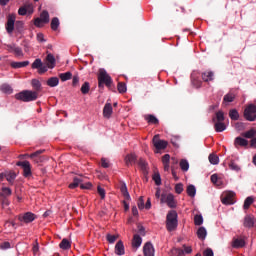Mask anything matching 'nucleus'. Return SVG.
Wrapping results in <instances>:
<instances>
[{"label": "nucleus", "mask_w": 256, "mask_h": 256, "mask_svg": "<svg viewBox=\"0 0 256 256\" xmlns=\"http://www.w3.org/2000/svg\"><path fill=\"white\" fill-rule=\"evenodd\" d=\"M178 226V214L175 210H170L166 216V228L168 232L176 230Z\"/></svg>", "instance_id": "1"}, {"label": "nucleus", "mask_w": 256, "mask_h": 256, "mask_svg": "<svg viewBox=\"0 0 256 256\" xmlns=\"http://www.w3.org/2000/svg\"><path fill=\"white\" fill-rule=\"evenodd\" d=\"M15 98L23 102H32L39 98V94L31 90H24L20 93H17Z\"/></svg>", "instance_id": "2"}, {"label": "nucleus", "mask_w": 256, "mask_h": 256, "mask_svg": "<svg viewBox=\"0 0 256 256\" xmlns=\"http://www.w3.org/2000/svg\"><path fill=\"white\" fill-rule=\"evenodd\" d=\"M104 84L107 87H111V85L113 84V79L107 73V71L105 69H99V73H98V87L99 88H104Z\"/></svg>", "instance_id": "3"}, {"label": "nucleus", "mask_w": 256, "mask_h": 256, "mask_svg": "<svg viewBox=\"0 0 256 256\" xmlns=\"http://www.w3.org/2000/svg\"><path fill=\"white\" fill-rule=\"evenodd\" d=\"M244 118L251 122L256 120V106L254 104H250L244 109Z\"/></svg>", "instance_id": "4"}, {"label": "nucleus", "mask_w": 256, "mask_h": 256, "mask_svg": "<svg viewBox=\"0 0 256 256\" xmlns=\"http://www.w3.org/2000/svg\"><path fill=\"white\" fill-rule=\"evenodd\" d=\"M161 203H166L167 206L171 209H175L177 207V202L174 199V195L169 194H162L161 195Z\"/></svg>", "instance_id": "5"}, {"label": "nucleus", "mask_w": 256, "mask_h": 256, "mask_svg": "<svg viewBox=\"0 0 256 256\" xmlns=\"http://www.w3.org/2000/svg\"><path fill=\"white\" fill-rule=\"evenodd\" d=\"M36 218L37 216L32 212H26L18 216L19 221L25 224L32 223Z\"/></svg>", "instance_id": "6"}, {"label": "nucleus", "mask_w": 256, "mask_h": 256, "mask_svg": "<svg viewBox=\"0 0 256 256\" xmlns=\"http://www.w3.org/2000/svg\"><path fill=\"white\" fill-rule=\"evenodd\" d=\"M16 14L11 13L7 17L6 30L9 34H12L15 29Z\"/></svg>", "instance_id": "7"}, {"label": "nucleus", "mask_w": 256, "mask_h": 256, "mask_svg": "<svg viewBox=\"0 0 256 256\" xmlns=\"http://www.w3.org/2000/svg\"><path fill=\"white\" fill-rule=\"evenodd\" d=\"M234 197H235V192L227 191L222 195L221 201L224 205H233Z\"/></svg>", "instance_id": "8"}, {"label": "nucleus", "mask_w": 256, "mask_h": 256, "mask_svg": "<svg viewBox=\"0 0 256 256\" xmlns=\"http://www.w3.org/2000/svg\"><path fill=\"white\" fill-rule=\"evenodd\" d=\"M152 142H153V145H154L155 149H157V151H161V150H163V149H166V147H167V145H168V142H167V141L161 140V139L159 138V135H155V136L153 137Z\"/></svg>", "instance_id": "9"}, {"label": "nucleus", "mask_w": 256, "mask_h": 256, "mask_svg": "<svg viewBox=\"0 0 256 256\" xmlns=\"http://www.w3.org/2000/svg\"><path fill=\"white\" fill-rule=\"evenodd\" d=\"M17 166L21 167L24 171V177L28 178L32 175L31 165L29 161H19L17 162Z\"/></svg>", "instance_id": "10"}, {"label": "nucleus", "mask_w": 256, "mask_h": 256, "mask_svg": "<svg viewBox=\"0 0 256 256\" xmlns=\"http://www.w3.org/2000/svg\"><path fill=\"white\" fill-rule=\"evenodd\" d=\"M143 253H144V256H154L155 250L151 242H146V244H144Z\"/></svg>", "instance_id": "11"}, {"label": "nucleus", "mask_w": 256, "mask_h": 256, "mask_svg": "<svg viewBox=\"0 0 256 256\" xmlns=\"http://www.w3.org/2000/svg\"><path fill=\"white\" fill-rule=\"evenodd\" d=\"M84 182V176L80 175L79 177H74L73 182L69 184V189L74 190L81 186V183Z\"/></svg>", "instance_id": "12"}, {"label": "nucleus", "mask_w": 256, "mask_h": 256, "mask_svg": "<svg viewBox=\"0 0 256 256\" xmlns=\"http://www.w3.org/2000/svg\"><path fill=\"white\" fill-rule=\"evenodd\" d=\"M125 246H124V242H122V240H119L116 244H115V254L118 256H123L125 255Z\"/></svg>", "instance_id": "13"}, {"label": "nucleus", "mask_w": 256, "mask_h": 256, "mask_svg": "<svg viewBox=\"0 0 256 256\" xmlns=\"http://www.w3.org/2000/svg\"><path fill=\"white\" fill-rule=\"evenodd\" d=\"M255 224V217L252 215H246L244 217V227L253 228Z\"/></svg>", "instance_id": "14"}, {"label": "nucleus", "mask_w": 256, "mask_h": 256, "mask_svg": "<svg viewBox=\"0 0 256 256\" xmlns=\"http://www.w3.org/2000/svg\"><path fill=\"white\" fill-rule=\"evenodd\" d=\"M113 114V106L111 103H106L104 108H103V116L105 118H111Z\"/></svg>", "instance_id": "15"}, {"label": "nucleus", "mask_w": 256, "mask_h": 256, "mask_svg": "<svg viewBox=\"0 0 256 256\" xmlns=\"http://www.w3.org/2000/svg\"><path fill=\"white\" fill-rule=\"evenodd\" d=\"M191 83L195 88H200L202 86V81L199 79V75L195 72L191 75Z\"/></svg>", "instance_id": "16"}, {"label": "nucleus", "mask_w": 256, "mask_h": 256, "mask_svg": "<svg viewBox=\"0 0 256 256\" xmlns=\"http://www.w3.org/2000/svg\"><path fill=\"white\" fill-rule=\"evenodd\" d=\"M142 243H143V238H141L139 234H134L132 239V247L137 249L141 247Z\"/></svg>", "instance_id": "17"}, {"label": "nucleus", "mask_w": 256, "mask_h": 256, "mask_svg": "<svg viewBox=\"0 0 256 256\" xmlns=\"http://www.w3.org/2000/svg\"><path fill=\"white\" fill-rule=\"evenodd\" d=\"M162 163H163L164 171L169 172V170H170V155L169 154H165L162 157Z\"/></svg>", "instance_id": "18"}, {"label": "nucleus", "mask_w": 256, "mask_h": 256, "mask_svg": "<svg viewBox=\"0 0 256 256\" xmlns=\"http://www.w3.org/2000/svg\"><path fill=\"white\" fill-rule=\"evenodd\" d=\"M46 61H47V67H48L49 69L55 68L56 59H55L54 55L48 54V55L46 56Z\"/></svg>", "instance_id": "19"}, {"label": "nucleus", "mask_w": 256, "mask_h": 256, "mask_svg": "<svg viewBox=\"0 0 256 256\" xmlns=\"http://www.w3.org/2000/svg\"><path fill=\"white\" fill-rule=\"evenodd\" d=\"M233 248L239 249L245 247V240L242 238H235L232 244Z\"/></svg>", "instance_id": "20"}, {"label": "nucleus", "mask_w": 256, "mask_h": 256, "mask_svg": "<svg viewBox=\"0 0 256 256\" xmlns=\"http://www.w3.org/2000/svg\"><path fill=\"white\" fill-rule=\"evenodd\" d=\"M40 20L43 24H48L50 22V15L47 10H42L40 13Z\"/></svg>", "instance_id": "21"}, {"label": "nucleus", "mask_w": 256, "mask_h": 256, "mask_svg": "<svg viewBox=\"0 0 256 256\" xmlns=\"http://www.w3.org/2000/svg\"><path fill=\"white\" fill-rule=\"evenodd\" d=\"M32 88L34 89L33 92H36L39 94V92L42 91L43 87H42V84L39 80L37 79H33L32 80Z\"/></svg>", "instance_id": "22"}, {"label": "nucleus", "mask_w": 256, "mask_h": 256, "mask_svg": "<svg viewBox=\"0 0 256 256\" xmlns=\"http://www.w3.org/2000/svg\"><path fill=\"white\" fill-rule=\"evenodd\" d=\"M207 236V230L204 226L199 227V229L197 230V237L204 241L206 239Z\"/></svg>", "instance_id": "23"}, {"label": "nucleus", "mask_w": 256, "mask_h": 256, "mask_svg": "<svg viewBox=\"0 0 256 256\" xmlns=\"http://www.w3.org/2000/svg\"><path fill=\"white\" fill-rule=\"evenodd\" d=\"M249 145V142L248 140L242 138V137H237L235 139V147H247Z\"/></svg>", "instance_id": "24"}, {"label": "nucleus", "mask_w": 256, "mask_h": 256, "mask_svg": "<svg viewBox=\"0 0 256 256\" xmlns=\"http://www.w3.org/2000/svg\"><path fill=\"white\" fill-rule=\"evenodd\" d=\"M120 191H121L122 195L124 196V198H125L126 200H131V196H130V193H129V191H128V187H127L126 183H123V184L121 185Z\"/></svg>", "instance_id": "25"}, {"label": "nucleus", "mask_w": 256, "mask_h": 256, "mask_svg": "<svg viewBox=\"0 0 256 256\" xmlns=\"http://www.w3.org/2000/svg\"><path fill=\"white\" fill-rule=\"evenodd\" d=\"M59 248L62 250H69L71 249V242L67 238H63L59 244Z\"/></svg>", "instance_id": "26"}, {"label": "nucleus", "mask_w": 256, "mask_h": 256, "mask_svg": "<svg viewBox=\"0 0 256 256\" xmlns=\"http://www.w3.org/2000/svg\"><path fill=\"white\" fill-rule=\"evenodd\" d=\"M60 26V20L58 17H53L50 22V27L52 31H57Z\"/></svg>", "instance_id": "27"}, {"label": "nucleus", "mask_w": 256, "mask_h": 256, "mask_svg": "<svg viewBox=\"0 0 256 256\" xmlns=\"http://www.w3.org/2000/svg\"><path fill=\"white\" fill-rule=\"evenodd\" d=\"M30 64L29 61H24V62H12L10 66L14 69H19V68H24L27 67Z\"/></svg>", "instance_id": "28"}, {"label": "nucleus", "mask_w": 256, "mask_h": 256, "mask_svg": "<svg viewBox=\"0 0 256 256\" xmlns=\"http://www.w3.org/2000/svg\"><path fill=\"white\" fill-rule=\"evenodd\" d=\"M242 137H244L245 139H253L254 137H256V130L254 128L242 133Z\"/></svg>", "instance_id": "29"}, {"label": "nucleus", "mask_w": 256, "mask_h": 256, "mask_svg": "<svg viewBox=\"0 0 256 256\" xmlns=\"http://www.w3.org/2000/svg\"><path fill=\"white\" fill-rule=\"evenodd\" d=\"M46 85L49 87H56L59 85V78L51 77L46 81Z\"/></svg>", "instance_id": "30"}, {"label": "nucleus", "mask_w": 256, "mask_h": 256, "mask_svg": "<svg viewBox=\"0 0 256 256\" xmlns=\"http://www.w3.org/2000/svg\"><path fill=\"white\" fill-rule=\"evenodd\" d=\"M202 79L204 82H209L214 80V73L213 72H204L202 73Z\"/></svg>", "instance_id": "31"}, {"label": "nucleus", "mask_w": 256, "mask_h": 256, "mask_svg": "<svg viewBox=\"0 0 256 256\" xmlns=\"http://www.w3.org/2000/svg\"><path fill=\"white\" fill-rule=\"evenodd\" d=\"M187 195L191 198H194L196 196V187L192 184L187 186Z\"/></svg>", "instance_id": "32"}, {"label": "nucleus", "mask_w": 256, "mask_h": 256, "mask_svg": "<svg viewBox=\"0 0 256 256\" xmlns=\"http://www.w3.org/2000/svg\"><path fill=\"white\" fill-rule=\"evenodd\" d=\"M137 161V157L134 154H129L125 157V162L127 166H130Z\"/></svg>", "instance_id": "33"}, {"label": "nucleus", "mask_w": 256, "mask_h": 256, "mask_svg": "<svg viewBox=\"0 0 256 256\" xmlns=\"http://www.w3.org/2000/svg\"><path fill=\"white\" fill-rule=\"evenodd\" d=\"M17 175L15 172H8V173H5V178L7 179V181L10 183V184H13V182L15 181Z\"/></svg>", "instance_id": "34"}, {"label": "nucleus", "mask_w": 256, "mask_h": 256, "mask_svg": "<svg viewBox=\"0 0 256 256\" xmlns=\"http://www.w3.org/2000/svg\"><path fill=\"white\" fill-rule=\"evenodd\" d=\"M253 203L254 198L252 196L246 197V200H244V210H248Z\"/></svg>", "instance_id": "35"}, {"label": "nucleus", "mask_w": 256, "mask_h": 256, "mask_svg": "<svg viewBox=\"0 0 256 256\" xmlns=\"http://www.w3.org/2000/svg\"><path fill=\"white\" fill-rule=\"evenodd\" d=\"M236 95L233 93H228L224 96L223 103H231L235 100Z\"/></svg>", "instance_id": "36"}, {"label": "nucleus", "mask_w": 256, "mask_h": 256, "mask_svg": "<svg viewBox=\"0 0 256 256\" xmlns=\"http://www.w3.org/2000/svg\"><path fill=\"white\" fill-rule=\"evenodd\" d=\"M226 129V125L223 122L215 123V130L217 133H222Z\"/></svg>", "instance_id": "37"}, {"label": "nucleus", "mask_w": 256, "mask_h": 256, "mask_svg": "<svg viewBox=\"0 0 256 256\" xmlns=\"http://www.w3.org/2000/svg\"><path fill=\"white\" fill-rule=\"evenodd\" d=\"M0 90L5 93V94H12L13 93V89L10 85L8 84H3L1 87H0Z\"/></svg>", "instance_id": "38"}, {"label": "nucleus", "mask_w": 256, "mask_h": 256, "mask_svg": "<svg viewBox=\"0 0 256 256\" xmlns=\"http://www.w3.org/2000/svg\"><path fill=\"white\" fill-rule=\"evenodd\" d=\"M225 120L224 112L218 111L216 117L213 118V122H223Z\"/></svg>", "instance_id": "39"}, {"label": "nucleus", "mask_w": 256, "mask_h": 256, "mask_svg": "<svg viewBox=\"0 0 256 256\" xmlns=\"http://www.w3.org/2000/svg\"><path fill=\"white\" fill-rule=\"evenodd\" d=\"M145 120L149 124H158L159 123V120L154 115H146Z\"/></svg>", "instance_id": "40"}, {"label": "nucleus", "mask_w": 256, "mask_h": 256, "mask_svg": "<svg viewBox=\"0 0 256 256\" xmlns=\"http://www.w3.org/2000/svg\"><path fill=\"white\" fill-rule=\"evenodd\" d=\"M59 78L62 82L68 81L72 78L71 72L61 73L59 74Z\"/></svg>", "instance_id": "41"}, {"label": "nucleus", "mask_w": 256, "mask_h": 256, "mask_svg": "<svg viewBox=\"0 0 256 256\" xmlns=\"http://www.w3.org/2000/svg\"><path fill=\"white\" fill-rule=\"evenodd\" d=\"M12 194V190L9 187H3L2 188V192L0 193V197H8L11 196Z\"/></svg>", "instance_id": "42"}, {"label": "nucleus", "mask_w": 256, "mask_h": 256, "mask_svg": "<svg viewBox=\"0 0 256 256\" xmlns=\"http://www.w3.org/2000/svg\"><path fill=\"white\" fill-rule=\"evenodd\" d=\"M180 168L183 172H187L189 170V162L185 159L180 161Z\"/></svg>", "instance_id": "43"}, {"label": "nucleus", "mask_w": 256, "mask_h": 256, "mask_svg": "<svg viewBox=\"0 0 256 256\" xmlns=\"http://www.w3.org/2000/svg\"><path fill=\"white\" fill-rule=\"evenodd\" d=\"M118 92L124 94L127 92V85L126 83L119 82L117 85Z\"/></svg>", "instance_id": "44"}, {"label": "nucleus", "mask_w": 256, "mask_h": 256, "mask_svg": "<svg viewBox=\"0 0 256 256\" xmlns=\"http://www.w3.org/2000/svg\"><path fill=\"white\" fill-rule=\"evenodd\" d=\"M229 116L232 120L236 121L239 119L240 115L239 112L236 109H232L229 112Z\"/></svg>", "instance_id": "45"}, {"label": "nucleus", "mask_w": 256, "mask_h": 256, "mask_svg": "<svg viewBox=\"0 0 256 256\" xmlns=\"http://www.w3.org/2000/svg\"><path fill=\"white\" fill-rule=\"evenodd\" d=\"M209 162L212 165H218L219 164V157L215 154H210L209 155Z\"/></svg>", "instance_id": "46"}, {"label": "nucleus", "mask_w": 256, "mask_h": 256, "mask_svg": "<svg viewBox=\"0 0 256 256\" xmlns=\"http://www.w3.org/2000/svg\"><path fill=\"white\" fill-rule=\"evenodd\" d=\"M97 193L100 196L101 200H105V198H106V190L103 187L97 186Z\"/></svg>", "instance_id": "47"}, {"label": "nucleus", "mask_w": 256, "mask_h": 256, "mask_svg": "<svg viewBox=\"0 0 256 256\" xmlns=\"http://www.w3.org/2000/svg\"><path fill=\"white\" fill-rule=\"evenodd\" d=\"M82 94H88L90 91V83L89 82H85L80 89Z\"/></svg>", "instance_id": "48"}, {"label": "nucleus", "mask_w": 256, "mask_h": 256, "mask_svg": "<svg viewBox=\"0 0 256 256\" xmlns=\"http://www.w3.org/2000/svg\"><path fill=\"white\" fill-rule=\"evenodd\" d=\"M118 239V236L117 235H113V234H110L108 233L106 235V240L110 243V244H114Z\"/></svg>", "instance_id": "49"}, {"label": "nucleus", "mask_w": 256, "mask_h": 256, "mask_svg": "<svg viewBox=\"0 0 256 256\" xmlns=\"http://www.w3.org/2000/svg\"><path fill=\"white\" fill-rule=\"evenodd\" d=\"M194 224L196 226H201L203 224V217H202L201 214L195 215V217H194Z\"/></svg>", "instance_id": "50"}, {"label": "nucleus", "mask_w": 256, "mask_h": 256, "mask_svg": "<svg viewBox=\"0 0 256 256\" xmlns=\"http://www.w3.org/2000/svg\"><path fill=\"white\" fill-rule=\"evenodd\" d=\"M138 166L143 172L147 171V161H145L143 158L139 160Z\"/></svg>", "instance_id": "51"}, {"label": "nucleus", "mask_w": 256, "mask_h": 256, "mask_svg": "<svg viewBox=\"0 0 256 256\" xmlns=\"http://www.w3.org/2000/svg\"><path fill=\"white\" fill-rule=\"evenodd\" d=\"M43 65V62L41 59L34 60V63H32V69H39Z\"/></svg>", "instance_id": "52"}, {"label": "nucleus", "mask_w": 256, "mask_h": 256, "mask_svg": "<svg viewBox=\"0 0 256 256\" xmlns=\"http://www.w3.org/2000/svg\"><path fill=\"white\" fill-rule=\"evenodd\" d=\"M173 253L176 256H185V252H184L183 248H173Z\"/></svg>", "instance_id": "53"}, {"label": "nucleus", "mask_w": 256, "mask_h": 256, "mask_svg": "<svg viewBox=\"0 0 256 256\" xmlns=\"http://www.w3.org/2000/svg\"><path fill=\"white\" fill-rule=\"evenodd\" d=\"M101 167L104 168V169L110 168V162H109V160L106 159V158H102V159H101Z\"/></svg>", "instance_id": "54"}, {"label": "nucleus", "mask_w": 256, "mask_h": 256, "mask_svg": "<svg viewBox=\"0 0 256 256\" xmlns=\"http://www.w3.org/2000/svg\"><path fill=\"white\" fill-rule=\"evenodd\" d=\"M184 191L183 184L177 183L175 186V192L176 194L180 195Z\"/></svg>", "instance_id": "55"}, {"label": "nucleus", "mask_w": 256, "mask_h": 256, "mask_svg": "<svg viewBox=\"0 0 256 256\" xmlns=\"http://www.w3.org/2000/svg\"><path fill=\"white\" fill-rule=\"evenodd\" d=\"M42 153H45V149L38 150L32 154H30V159L38 158Z\"/></svg>", "instance_id": "56"}, {"label": "nucleus", "mask_w": 256, "mask_h": 256, "mask_svg": "<svg viewBox=\"0 0 256 256\" xmlns=\"http://www.w3.org/2000/svg\"><path fill=\"white\" fill-rule=\"evenodd\" d=\"M137 205H138L139 210L145 209V200H143V196H141L138 199Z\"/></svg>", "instance_id": "57"}, {"label": "nucleus", "mask_w": 256, "mask_h": 256, "mask_svg": "<svg viewBox=\"0 0 256 256\" xmlns=\"http://www.w3.org/2000/svg\"><path fill=\"white\" fill-rule=\"evenodd\" d=\"M153 180L157 186L161 185V178L158 172L153 175Z\"/></svg>", "instance_id": "58"}, {"label": "nucleus", "mask_w": 256, "mask_h": 256, "mask_svg": "<svg viewBox=\"0 0 256 256\" xmlns=\"http://www.w3.org/2000/svg\"><path fill=\"white\" fill-rule=\"evenodd\" d=\"M15 27L18 32H22L24 28V22H22L21 20H18L15 24Z\"/></svg>", "instance_id": "59"}, {"label": "nucleus", "mask_w": 256, "mask_h": 256, "mask_svg": "<svg viewBox=\"0 0 256 256\" xmlns=\"http://www.w3.org/2000/svg\"><path fill=\"white\" fill-rule=\"evenodd\" d=\"M10 48L15 52L17 56H23V51L21 48L15 46H11Z\"/></svg>", "instance_id": "60"}, {"label": "nucleus", "mask_w": 256, "mask_h": 256, "mask_svg": "<svg viewBox=\"0 0 256 256\" xmlns=\"http://www.w3.org/2000/svg\"><path fill=\"white\" fill-rule=\"evenodd\" d=\"M11 248L10 242H1L0 243V249L1 250H8Z\"/></svg>", "instance_id": "61"}, {"label": "nucleus", "mask_w": 256, "mask_h": 256, "mask_svg": "<svg viewBox=\"0 0 256 256\" xmlns=\"http://www.w3.org/2000/svg\"><path fill=\"white\" fill-rule=\"evenodd\" d=\"M43 24L44 23L40 20V17L34 18V26H36L38 28H42Z\"/></svg>", "instance_id": "62"}, {"label": "nucleus", "mask_w": 256, "mask_h": 256, "mask_svg": "<svg viewBox=\"0 0 256 256\" xmlns=\"http://www.w3.org/2000/svg\"><path fill=\"white\" fill-rule=\"evenodd\" d=\"M48 68H49L48 65L44 66L42 64V66L40 68H38V74L42 75V74L46 73L48 71Z\"/></svg>", "instance_id": "63"}, {"label": "nucleus", "mask_w": 256, "mask_h": 256, "mask_svg": "<svg viewBox=\"0 0 256 256\" xmlns=\"http://www.w3.org/2000/svg\"><path fill=\"white\" fill-rule=\"evenodd\" d=\"M203 255L204 256H214V253L211 248H207L206 250H204Z\"/></svg>", "instance_id": "64"}]
</instances>
